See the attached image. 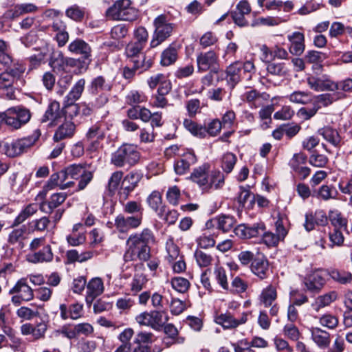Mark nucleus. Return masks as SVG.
I'll return each mask as SVG.
<instances>
[{
  "mask_svg": "<svg viewBox=\"0 0 352 352\" xmlns=\"http://www.w3.org/2000/svg\"><path fill=\"white\" fill-rule=\"evenodd\" d=\"M7 126L12 130H18L26 124L31 118V113L21 106H16L7 109Z\"/></svg>",
  "mask_w": 352,
  "mask_h": 352,
  "instance_id": "423d86ee",
  "label": "nucleus"
},
{
  "mask_svg": "<svg viewBox=\"0 0 352 352\" xmlns=\"http://www.w3.org/2000/svg\"><path fill=\"white\" fill-rule=\"evenodd\" d=\"M74 184V181H65V175L62 170L61 171L55 173L51 175L47 184L44 186V190L46 192L47 190H52L56 186H59L60 189H66L73 186Z\"/></svg>",
  "mask_w": 352,
  "mask_h": 352,
  "instance_id": "aec40b11",
  "label": "nucleus"
},
{
  "mask_svg": "<svg viewBox=\"0 0 352 352\" xmlns=\"http://www.w3.org/2000/svg\"><path fill=\"white\" fill-rule=\"evenodd\" d=\"M47 330V324L45 322H41L36 325L25 323L21 327V331L23 335H32L34 340L43 338Z\"/></svg>",
  "mask_w": 352,
  "mask_h": 352,
  "instance_id": "6ab92c4d",
  "label": "nucleus"
},
{
  "mask_svg": "<svg viewBox=\"0 0 352 352\" xmlns=\"http://www.w3.org/2000/svg\"><path fill=\"white\" fill-rule=\"evenodd\" d=\"M75 124L71 121H65L58 126L54 135V140L59 142L65 138H72L75 132Z\"/></svg>",
  "mask_w": 352,
  "mask_h": 352,
  "instance_id": "cd10ccee",
  "label": "nucleus"
},
{
  "mask_svg": "<svg viewBox=\"0 0 352 352\" xmlns=\"http://www.w3.org/2000/svg\"><path fill=\"white\" fill-rule=\"evenodd\" d=\"M144 46L142 45L140 43L136 42H131L126 47V54L127 57L132 59H134L135 57H137L140 54H142V50H143Z\"/></svg>",
  "mask_w": 352,
  "mask_h": 352,
  "instance_id": "052dcab7",
  "label": "nucleus"
},
{
  "mask_svg": "<svg viewBox=\"0 0 352 352\" xmlns=\"http://www.w3.org/2000/svg\"><path fill=\"white\" fill-rule=\"evenodd\" d=\"M307 83L309 88L315 91H335L336 82L331 80L329 76L310 75L307 78Z\"/></svg>",
  "mask_w": 352,
  "mask_h": 352,
  "instance_id": "6e6552de",
  "label": "nucleus"
},
{
  "mask_svg": "<svg viewBox=\"0 0 352 352\" xmlns=\"http://www.w3.org/2000/svg\"><path fill=\"white\" fill-rule=\"evenodd\" d=\"M287 38L291 43L289 51L292 54L300 55L305 50V36L299 32H294L287 36Z\"/></svg>",
  "mask_w": 352,
  "mask_h": 352,
  "instance_id": "412c9836",
  "label": "nucleus"
},
{
  "mask_svg": "<svg viewBox=\"0 0 352 352\" xmlns=\"http://www.w3.org/2000/svg\"><path fill=\"white\" fill-rule=\"evenodd\" d=\"M67 196V194L65 192L53 194L50 197L49 201L43 202L39 208L45 213H51L54 209L58 207L65 201Z\"/></svg>",
  "mask_w": 352,
  "mask_h": 352,
  "instance_id": "393cba45",
  "label": "nucleus"
},
{
  "mask_svg": "<svg viewBox=\"0 0 352 352\" xmlns=\"http://www.w3.org/2000/svg\"><path fill=\"white\" fill-rule=\"evenodd\" d=\"M287 98L291 102L306 104L312 102V94L309 91H295Z\"/></svg>",
  "mask_w": 352,
  "mask_h": 352,
  "instance_id": "37998d69",
  "label": "nucleus"
},
{
  "mask_svg": "<svg viewBox=\"0 0 352 352\" xmlns=\"http://www.w3.org/2000/svg\"><path fill=\"white\" fill-rule=\"evenodd\" d=\"M214 278L222 289L228 290L229 288L226 270L221 266H216L213 272Z\"/></svg>",
  "mask_w": 352,
  "mask_h": 352,
  "instance_id": "603ef678",
  "label": "nucleus"
},
{
  "mask_svg": "<svg viewBox=\"0 0 352 352\" xmlns=\"http://www.w3.org/2000/svg\"><path fill=\"white\" fill-rule=\"evenodd\" d=\"M37 204H30L28 205L16 217L13 223L14 226H17L25 221L28 217L32 216L38 210Z\"/></svg>",
  "mask_w": 352,
  "mask_h": 352,
  "instance_id": "09e8293b",
  "label": "nucleus"
},
{
  "mask_svg": "<svg viewBox=\"0 0 352 352\" xmlns=\"http://www.w3.org/2000/svg\"><path fill=\"white\" fill-rule=\"evenodd\" d=\"M328 218L334 229L346 230L348 221L338 210H330Z\"/></svg>",
  "mask_w": 352,
  "mask_h": 352,
  "instance_id": "4c0bfd02",
  "label": "nucleus"
},
{
  "mask_svg": "<svg viewBox=\"0 0 352 352\" xmlns=\"http://www.w3.org/2000/svg\"><path fill=\"white\" fill-rule=\"evenodd\" d=\"M265 227L263 223H257L252 226L241 224L234 228V233L240 238H252L261 236L264 234Z\"/></svg>",
  "mask_w": 352,
  "mask_h": 352,
  "instance_id": "f8f14e48",
  "label": "nucleus"
},
{
  "mask_svg": "<svg viewBox=\"0 0 352 352\" xmlns=\"http://www.w3.org/2000/svg\"><path fill=\"white\" fill-rule=\"evenodd\" d=\"M155 236L148 228L131 234L126 242V249L123 255L124 263L148 261L151 257L150 245L155 243Z\"/></svg>",
  "mask_w": 352,
  "mask_h": 352,
  "instance_id": "f257e3e1",
  "label": "nucleus"
},
{
  "mask_svg": "<svg viewBox=\"0 0 352 352\" xmlns=\"http://www.w3.org/2000/svg\"><path fill=\"white\" fill-rule=\"evenodd\" d=\"M14 77L10 73L3 72L0 74V89L6 91L7 99H14Z\"/></svg>",
  "mask_w": 352,
  "mask_h": 352,
  "instance_id": "bb28decb",
  "label": "nucleus"
},
{
  "mask_svg": "<svg viewBox=\"0 0 352 352\" xmlns=\"http://www.w3.org/2000/svg\"><path fill=\"white\" fill-rule=\"evenodd\" d=\"M324 272L317 270L310 274L305 280V284L310 291H319L325 283Z\"/></svg>",
  "mask_w": 352,
  "mask_h": 352,
  "instance_id": "b1692460",
  "label": "nucleus"
},
{
  "mask_svg": "<svg viewBox=\"0 0 352 352\" xmlns=\"http://www.w3.org/2000/svg\"><path fill=\"white\" fill-rule=\"evenodd\" d=\"M104 290L103 280L100 277H94L87 283L85 301L88 305H91L94 300L100 296Z\"/></svg>",
  "mask_w": 352,
  "mask_h": 352,
  "instance_id": "9b49d317",
  "label": "nucleus"
},
{
  "mask_svg": "<svg viewBox=\"0 0 352 352\" xmlns=\"http://www.w3.org/2000/svg\"><path fill=\"white\" fill-rule=\"evenodd\" d=\"M107 16L113 20L133 21L138 17V11L130 0H118L107 10Z\"/></svg>",
  "mask_w": 352,
  "mask_h": 352,
  "instance_id": "20e7f679",
  "label": "nucleus"
},
{
  "mask_svg": "<svg viewBox=\"0 0 352 352\" xmlns=\"http://www.w3.org/2000/svg\"><path fill=\"white\" fill-rule=\"evenodd\" d=\"M311 339L320 348H326L330 344V334L318 327L310 329Z\"/></svg>",
  "mask_w": 352,
  "mask_h": 352,
  "instance_id": "c756f323",
  "label": "nucleus"
},
{
  "mask_svg": "<svg viewBox=\"0 0 352 352\" xmlns=\"http://www.w3.org/2000/svg\"><path fill=\"white\" fill-rule=\"evenodd\" d=\"M206 127V134L210 136H217L221 131L222 128V123L218 119H214L210 121Z\"/></svg>",
  "mask_w": 352,
  "mask_h": 352,
  "instance_id": "774afa93",
  "label": "nucleus"
},
{
  "mask_svg": "<svg viewBox=\"0 0 352 352\" xmlns=\"http://www.w3.org/2000/svg\"><path fill=\"white\" fill-rule=\"evenodd\" d=\"M140 159V153L136 146L124 144L120 146L111 155V162L116 167H131Z\"/></svg>",
  "mask_w": 352,
  "mask_h": 352,
  "instance_id": "7ed1b4c3",
  "label": "nucleus"
},
{
  "mask_svg": "<svg viewBox=\"0 0 352 352\" xmlns=\"http://www.w3.org/2000/svg\"><path fill=\"white\" fill-rule=\"evenodd\" d=\"M41 132L38 129L28 136L11 142H3L0 146L1 152L9 157H16L28 152L38 140Z\"/></svg>",
  "mask_w": 352,
  "mask_h": 352,
  "instance_id": "f03ea898",
  "label": "nucleus"
},
{
  "mask_svg": "<svg viewBox=\"0 0 352 352\" xmlns=\"http://www.w3.org/2000/svg\"><path fill=\"white\" fill-rule=\"evenodd\" d=\"M50 45H45L39 52L31 55L29 58L30 66L31 69L38 67L45 60L50 52Z\"/></svg>",
  "mask_w": 352,
  "mask_h": 352,
  "instance_id": "e433bc0d",
  "label": "nucleus"
},
{
  "mask_svg": "<svg viewBox=\"0 0 352 352\" xmlns=\"http://www.w3.org/2000/svg\"><path fill=\"white\" fill-rule=\"evenodd\" d=\"M111 88V86L100 76L95 78L91 82V89L94 93H97L98 91H109Z\"/></svg>",
  "mask_w": 352,
  "mask_h": 352,
  "instance_id": "680f3d73",
  "label": "nucleus"
},
{
  "mask_svg": "<svg viewBox=\"0 0 352 352\" xmlns=\"http://www.w3.org/2000/svg\"><path fill=\"white\" fill-rule=\"evenodd\" d=\"M27 229L25 226L14 229L8 236V242L10 245L18 244L23 248V241L25 239Z\"/></svg>",
  "mask_w": 352,
  "mask_h": 352,
  "instance_id": "a19ab883",
  "label": "nucleus"
},
{
  "mask_svg": "<svg viewBox=\"0 0 352 352\" xmlns=\"http://www.w3.org/2000/svg\"><path fill=\"white\" fill-rule=\"evenodd\" d=\"M320 324L325 327L333 329L338 324V319L331 314H324L320 318Z\"/></svg>",
  "mask_w": 352,
  "mask_h": 352,
  "instance_id": "69168bd1",
  "label": "nucleus"
},
{
  "mask_svg": "<svg viewBox=\"0 0 352 352\" xmlns=\"http://www.w3.org/2000/svg\"><path fill=\"white\" fill-rule=\"evenodd\" d=\"M329 275L333 280L340 284H347L352 280L351 273L344 270H333Z\"/></svg>",
  "mask_w": 352,
  "mask_h": 352,
  "instance_id": "3c124183",
  "label": "nucleus"
},
{
  "mask_svg": "<svg viewBox=\"0 0 352 352\" xmlns=\"http://www.w3.org/2000/svg\"><path fill=\"white\" fill-rule=\"evenodd\" d=\"M170 284L173 289L179 293H185L190 287L189 281L182 277H175L170 280Z\"/></svg>",
  "mask_w": 352,
  "mask_h": 352,
  "instance_id": "6e6d98bb",
  "label": "nucleus"
},
{
  "mask_svg": "<svg viewBox=\"0 0 352 352\" xmlns=\"http://www.w3.org/2000/svg\"><path fill=\"white\" fill-rule=\"evenodd\" d=\"M142 219L140 214L129 215L120 214L115 219V227L120 232H127L131 229L138 228L142 223Z\"/></svg>",
  "mask_w": 352,
  "mask_h": 352,
  "instance_id": "1a4fd4ad",
  "label": "nucleus"
},
{
  "mask_svg": "<svg viewBox=\"0 0 352 352\" xmlns=\"http://www.w3.org/2000/svg\"><path fill=\"white\" fill-rule=\"evenodd\" d=\"M50 50L51 51L48 54L50 56V66L54 71L65 69V66L67 65L71 60L65 58L60 51L54 50L52 46H50Z\"/></svg>",
  "mask_w": 352,
  "mask_h": 352,
  "instance_id": "4be33fe9",
  "label": "nucleus"
},
{
  "mask_svg": "<svg viewBox=\"0 0 352 352\" xmlns=\"http://www.w3.org/2000/svg\"><path fill=\"white\" fill-rule=\"evenodd\" d=\"M142 177L140 173L131 172L124 179L121 190L119 192L120 199L126 200L129 194L136 187Z\"/></svg>",
  "mask_w": 352,
  "mask_h": 352,
  "instance_id": "4468645a",
  "label": "nucleus"
},
{
  "mask_svg": "<svg viewBox=\"0 0 352 352\" xmlns=\"http://www.w3.org/2000/svg\"><path fill=\"white\" fill-rule=\"evenodd\" d=\"M216 221L217 228L224 232L230 231L235 223L234 219L229 215H221L216 219Z\"/></svg>",
  "mask_w": 352,
  "mask_h": 352,
  "instance_id": "864d4df0",
  "label": "nucleus"
},
{
  "mask_svg": "<svg viewBox=\"0 0 352 352\" xmlns=\"http://www.w3.org/2000/svg\"><path fill=\"white\" fill-rule=\"evenodd\" d=\"M318 133L333 146L336 147L340 146L342 138L336 129L327 126L320 129Z\"/></svg>",
  "mask_w": 352,
  "mask_h": 352,
  "instance_id": "c85d7f7f",
  "label": "nucleus"
},
{
  "mask_svg": "<svg viewBox=\"0 0 352 352\" xmlns=\"http://www.w3.org/2000/svg\"><path fill=\"white\" fill-rule=\"evenodd\" d=\"M147 282L146 277L144 274H135L130 283V289L133 294H137L145 286Z\"/></svg>",
  "mask_w": 352,
  "mask_h": 352,
  "instance_id": "8fccbe9b",
  "label": "nucleus"
},
{
  "mask_svg": "<svg viewBox=\"0 0 352 352\" xmlns=\"http://www.w3.org/2000/svg\"><path fill=\"white\" fill-rule=\"evenodd\" d=\"M252 272L261 279L266 277L268 271V262L263 256H258L253 260L251 264Z\"/></svg>",
  "mask_w": 352,
  "mask_h": 352,
  "instance_id": "7c9ffc66",
  "label": "nucleus"
},
{
  "mask_svg": "<svg viewBox=\"0 0 352 352\" xmlns=\"http://www.w3.org/2000/svg\"><path fill=\"white\" fill-rule=\"evenodd\" d=\"M53 259V253L50 245H47L38 252L28 255V261L36 263L50 262Z\"/></svg>",
  "mask_w": 352,
  "mask_h": 352,
  "instance_id": "f704fd0d",
  "label": "nucleus"
},
{
  "mask_svg": "<svg viewBox=\"0 0 352 352\" xmlns=\"http://www.w3.org/2000/svg\"><path fill=\"white\" fill-rule=\"evenodd\" d=\"M248 313L243 312L239 318H236L230 312L227 311L217 315L214 321L224 329H232L245 324L248 321Z\"/></svg>",
  "mask_w": 352,
  "mask_h": 352,
  "instance_id": "9d476101",
  "label": "nucleus"
},
{
  "mask_svg": "<svg viewBox=\"0 0 352 352\" xmlns=\"http://www.w3.org/2000/svg\"><path fill=\"white\" fill-rule=\"evenodd\" d=\"M131 62L134 65V68L140 70V73L148 70L153 64V56L149 54V52L142 53L132 59Z\"/></svg>",
  "mask_w": 352,
  "mask_h": 352,
  "instance_id": "2f4dec72",
  "label": "nucleus"
},
{
  "mask_svg": "<svg viewBox=\"0 0 352 352\" xmlns=\"http://www.w3.org/2000/svg\"><path fill=\"white\" fill-rule=\"evenodd\" d=\"M346 95L340 91H336L331 94H322L317 96L312 95V104L318 107V110L322 107H328L334 102L344 98Z\"/></svg>",
  "mask_w": 352,
  "mask_h": 352,
  "instance_id": "2eb2a0df",
  "label": "nucleus"
},
{
  "mask_svg": "<svg viewBox=\"0 0 352 352\" xmlns=\"http://www.w3.org/2000/svg\"><path fill=\"white\" fill-rule=\"evenodd\" d=\"M242 63L236 61L228 67L226 79L228 82L234 87L240 80Z\"/></svg>",
  "mask_w": 352,
  "mask_h": 352,
  "instance_id": "473e14b6",
  "label": "nucleus"
},
{
  "mask_svg": "<svg viewBox=\"0 0 352 352\" xmlns=\"http://www.w3.org/2000/svg\"><path fill=\"white\" fill-rule=\"evenodd\" d=\"M68 48L70 52L80 54L85 59H88L91 56V50L90 46L81 39H76L72 41Z\"/></svg>",
  "mask_w": 352,
  "mask_h": 352,
  "instance_id": "72a5a7b5",
  "label": "nucleus"
},
{
  "mask_svg": "<svg viewBox=\"0 0 352 352\" xmlns=\"http://www.w3.org/2000/svg\"><path fill=\"white\" fill-rule=\"evenodd\" d=\"M12 62V57L9 53L8 46L7 43L0 40V63L8 66Z\"/></svg>",
  "mask_w": 352,
  "mask_h": 352,
  "instance_id": "e2e57ef3",
  "label": "nucleus"
},
{
  "mask_svg": "<svg viewBox=\"0 0 352 352\" xmlns=\"http://www.w3.org/2000/svg\"><path fill=\"white\" fill-rule=\"evenodd\" d=\"M277 297L276 289L272 285H269L265 288L261 294V301L265 307H270Z\"/></svg>",
  "mask_w": 352,
  "mask_h": 352,
  "instance_id": "49530a36",
  "label": "nucleus"
},
{
  "mask_svg": "<svg viewBox=\"0 0 352 352\" xmlns=\"http://www.w3.org/2000/svg\"><path fill=\"white\" fill-rule=\"evenodd\" d=\"M209 170L210 165L208 164H204L195 168L190 176V180L197 184L203 189L209 188Z\"/></svg>",
  "mask_w": 352,
  "mask_h": 352,
  "instance_id": "ddd939ff",
  "label": "nucleus"
},
{
  "mask_svg": "<svg viewBox=\"0 0 352 352\" xmlns=\"http://www.w3.org/2000/svg\"><path fill=\"white\" fill-rule=\"evenodd\" d=\"M252 196L253 195H251L248 189L243 186H240L237 201L241 206L244 207L246 204L248 205L250 203Z\"/></svg>",
  "mask_w": 352,
  "mask_h": 352,
  "instance_id": "338daca9",
  "label": "nucleus"
},
{
  "mask_svg": "<svg viewBox=\"0 0 352 352\" xmlns=\"http://www.w3.org/2000/svg\"><path fill=\"white\" fill-rule=\"evenodd\" d=\"M166 250L167 255L166 259L170 262L175 261L177 258H180L182 255L180 254L179 247L175 244L173 238H169L166 243Z\"/></svg>",
  "mask_w": 352,
  "mask_h": 352,
  "instance_id": "c03bdc74",
  "label": "nucleus"
},
{
  "mask_svg": "<svg viewBox=\"0 0 352 352\" xmlns=\"http://www.w3.org/2000/svg\"><path fill=\"white\" fill-rule=\"evenodd\" d=\"M197 265L201 267H206L211 265L212 257L202 250H196L194 254Z\"/></svg>",
  "mask_w": 352,
  "mask_h": 352,
  "instance_id": "bf43d9fd",
  "label": "nucleus"
},
{
  "mask_svg": "<svg viewBox=\"0 0 352 352\" xmlns=\"http://www.w3.org/2000/svg\"><path fill=\"white\" fill-rule=\"evenodd\" d=\"M147 202L149 206L155 212H158L160 216H162L165 212L164 208L162 207V195L158 191H153L147 198Z\"/></svg>",
  "mask_w": 352,
  "mask_h": 352,
  "instance_id": "a18cd8bd",
  "label": "nucleus"
},
{
  "mask_svg": "<svg viewBox=\"0 0 352 352\" xmlns=\"http://www.w3.org/2000/svg\"><path fill=\"white\" fill-rule=\"evenodd\" d=\"M218 57L213 51L201 52L197 57L198 71L206 72L214 67L217 63Z\"/></svg>",
  "mask_w": 352,
  "mask_h": 352,
  "instance_id": "a211bd4d",
  "label": "nucleus"
},
{
  "mask_svg": "<svg viewBox=\"0 0 352 352\" xmlns=\"http://www.w3.org/2000/svg\"><path fill=\"white\" fill-rule=\"evenodd\" d=\"M136 321L140 325L149 326L154 329H159L168 321V316L165 311H153L140 314L136 317Z\"/></svg>",
  "mask_w": 352,
  "mask_h": 352,
  "instance_id": "0eeeda50",
  "label": "nucleus"
},
{
  "mask_svg": "<svg viewBox=\"0 0 352 352\" xmlns=\"http://www.w3.org/2000/svg\"><path fill=\"white\" fill-rule=\"evenodd\" d=\"M64 116L63 111L60 108L59 102H52L48 106L43 118V122L50 120L52 124H56L58 120Z\"/></svg>",
  "mask_w": 352,
  "mask_h": 352,
  "instance_id": "a878e982",
  "label": "nucleus"
},
{
  "mask_svg": "<svg viewBox=\"0 0 352 352\" xmlns=\"http://www.w3.org/2000/svg\"><path fill=\"white\" fill-rule=\"evenodd\" d=\"M85 170V167L81 164H72L64 170L65 181H73V179H78Z\"/></svg>",
  "mask_w": 352,
  "mask_h": 352,
  "instance_id": "ea45409f",
  "label": "nucleus"
},
{
  "mask_svg": "<svg viewBox=\"0 0 352 352\" xmlns=\"http://www.w3.org/2000/svg\"><path fill=\"white\" fill-rule=\"evenodd\" d=\"M338 298V294L335 291L330 292L322 296H318L315 301L311 304L312 308L316 311H319L320 309L329 306L334 302Z\"/></svg>",
  "mask_w": 352,
  "mask_h": 352,
  "instance_id": "c9c22d12",
  "label": "nucleus"
},
{
  "mask_svg": "<svg viewBox=\"0 0 352 352\" xmlns=\"http://www.w3.org/2000/svg\"><path fill=\"white\" fill-rule=\"evenodd\" d=\"M146 100V98L142 92L137 90H131L126 96V102L131 106L144 102Z\"/></svg>",
  "mask_w": 352,
  "mask_h": 352,
  "instance_id": "4d7b16f0",
  "label": "nucleus"
},
{
  "mask_svg": "<svg viewBox=\"0 0 352 352\" xmlns=\"http://www.w3.org/2000/svg\"><path fill=\"white\" fill-rule=\"evenodd\" d=\"M155 32L151 41V47H155L168 38L173 30V24L168 23L164 15H160L154 20Z\"/></svg>",
  "mask_w": 352,
  "mask_h": 352,
  "instance_id": "39448f33",
  "label": "nucleus"
},
{
  "mask_svg": "<svg viewBox=\"0 0 352 352\" xmlns=\"http://www.w3.org/2000/svg\"><path fill=\"white\" fill-rule=\"evenodd\" d=\"M184 126L191 134L199 138H204L206 135L205 126L198 124L190 119L184 120Z\"/></svg>",
  "mask_w": 352,
  "mask_h": 352,
  "instance_id": "79ce46f5",
  "label": "nucleus"
},
{
  "mask_svg": "<svg viewBox=\"0 0 352 352\" xmlns=\"http://www.w3.org/2000/svg\"><path fill=\"white\" fill-rule=\"evenodd\" d=\"M10 294H19L22 300L29 301L33 299L34 292L32 288L28 285L25 278H21L10 290Z\"/></svg>",
  "mask_w": 352,
  "mask_h": 352,
  "instance_id": "5701e85b",
  "label": "nucleus"
},
{
  "mask_svg": "<svg viewBox=\"0 0 352 352\" xmlns=\"http://www.w3.org/2000/svg\"><path fill=\"white\" fill-rule=\"evenodd\" d=\"M123 211L130 215L140 214L143 219V208L140 204L135 201H130L123 204Z\"/></svg>",
  "mask_w": 352,
  "mask_h": 352,
  "instance_id": "13d9d810",
  "label": "nucleus"
},
{
  "mask_svg": "<svg viewBox=\"0 0 352 352\" xmlns=\"http://www.w3.org/2000/svg\"><path fill=\"white\" fill-rule=\"evenodd\" d=\"M177 59V49L174 47L170 46L162 52L160 63L163 66H169L173 64Z\"/></svg>",
  "mask_w": 352,
  "mask_h": 352,
  "instance_id": "de8ad7c7",
  "label": "nucleus"
},
{
  "mask_svg": "<svg viewBox=\"0 0 352 352\" xmlns=\"http://www.w3.org/2000/svg\"><path fill=\"white\" fill-rule=\"evenodd\" d=\"M224 184V177L219 171L213 172L209 177V188L218 189Z\"/></svg>",
  "mask_w": 352,
  "mask_h": 352,
  "instance_id": "0e129e2a",
  "label": "nucleus"
},
{
  "mask_svg": "<svg viewBox=\"0 0 352 352\" xmlns=\"http://www.w3.org/2000/svg\"><path fill=\"white\" fill-rule=\"evenodd\" d=\"M85 85V80L84 79L78 80L76 83L74 85L72 90L66 96V102L67 104H74L77 100H78L84 90Z\"/></svg>",
  "mask_w": 352,
  "mask_h": 352,
  "instance_id": "58836bf2",
  "label": "nucleus"
},
{
  "mask_svg": "<svg viewBox=\"0 0 352 352\" xmlns=\"http://www.w3.org/2000/svg\"><path fill=\"white\" fill-rule=\"evenodd\" d=\"M197 157L192 150H188L182 157L175 163V171L178 175L185 174L190 168V166L197 162Z\"/></svg>",
  "mask_w": 352,
  "mask_h": 352,
  "instance_id": "f3484780",
  "label": "nucleus"
},
{
  "mask_svg": "<svg viewBox=\"0 0 352 352\" xmlns=\"http://www.w3.org/2000/svg\"><path fill=\"white\" fill-rule=\"evenodd\" d=\"M237 158L236 156L230 152L225 153L222 157L221 166L224 172L230 173L234 168L236 164Z\"/></svg>",
  "mask_w": 352,
  "mask_h": 352,
  "instance_id": "5fc2aeb1",
  "label": "nucleus"
},
{
  "mask_svg": "<svg viewBox=\"0 0 352 352\" xmlns=\"http://www.w3.org/2000/svg\"><path fill=\"white\" fill-rule=\"evenodd\" d=\"M269 98V94L265 92L260 93L256 89L247 91L241 96V99L248 102L252 108L261 107Z\"/></svg>",
  "mask_w": 352,
  "mask_h": 352,
  "instance_id": "dca6fc26",
  "label": "nucleus"
}]
</instances>
